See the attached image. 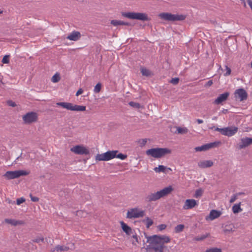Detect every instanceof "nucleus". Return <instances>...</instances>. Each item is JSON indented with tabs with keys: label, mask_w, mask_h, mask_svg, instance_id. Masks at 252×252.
Instances as JSON below:
<instances>
[{
	"label": "nucleus",
	"mask_w": 252,
	"mask_h": 252,
	"mask_svg": "<svg viewBox=\"0 0 252 252\" xmlns=\"http://www.w3.org/2000/svg\"><path fill=\"white\" fill-rule=\"evenodd\" d=\"M173 190L171 186H169L156 192H150L147 194L145 198V201L147 203L156 201L160 198L169 194Z\"/></svg>",
	"instance_id": "nucleus-1"
},
{
	"label": "nucleus",
	"mask_w": 252,
	"mask_h": 252,
	"mask_svg": "<svg viewBox=\"0 0 252 252\" xmlns=\"http://www.w3.org/2000/svg\"><path fill=\"white\" fill-rule=\"evenodd\" d=\"M171 153V150L165 148H151L146 151L147 155L156 158H161L165 155L170 154Z\"/></svg>",
	"instance_id": "nucleus-2"
},
{
	"label": "nucleus",
	"mask_w": 252,
	"mask_h": 252,
	"mask_svg": "<svg viewBox=\"0 0 252 252\" xmlns=\"http://www.w3.org/2000/svg\"><path fill=\"white\" fill-rule=\"evenodd\" d=\"M149 245L147 246V249L153 250L155 252H163V250L166 246L163 244L159 242L153 236L149 237L148 239Z\"/></svg>",
	"instance_id": "nucleus-3"
},
{
	"label": "nucleus",
	"mask_w": 252,
	"mask_h": 252,
	"mask_svg": "<svg viewBox=\"0 0 252 252\" xmlns=\"http://www.w3.org/2000/svg\"><path fill=\"white\" fill-rule=\"evenodd\" d=\"M121 14L122 16L130 19H136L143 21L150 20L148 15L144 13L128 12H122Z\"/></svg>",
	"instance_id": "nucleus-4"
},
{
	"label": "nucleus",
	"mask_w": 252,
	"mask_h": 252,
	"mask_svg": "<svg viewBox=\"0 0 252 252\" xmlns=\"http://www.w3.org/2000/svg\"><path fill=\"white\" fill-rule=\"evenodd\" d=\"M158 16L161 19L168 21H182L186 18V16L183 15L172 14L167 12L160 13Z\"/></svg>",
	"instance_id": "nucleus-5"
},
{
	"label": "nucleus",
	"mask_w": 252,
	"mask_h": 252,
	"mask_svg": "<svg viewBox=\"0 0 252 252\" xmlns=\"http://www.w3.org/2000/svg\"><path fill=\"white\" fill-rule=\"evenodd\" d=\"M118 153L117 150L108 151L107 152L97 154L95 156V159L98 161H108L116 157V154Z\"/></svg>",
	"instance_id": "nucleus-6"
},
{
	"label": "nucleus",
	"mask_w": 252,
	"mask_h": 252,
	"mask_svg": "<svg viewBox=\"0 0 252 252\" xmlns=\"http://www.w3.org/2000/svg\"><path fill=\"white\" fill-rule=\"evenodd\" d=\"M29 173L25 170L8 171L3 175V176L7 180H11L18 178L21 176L28 175Z\"/></svg>",
	"instance_id": "nucleus-7"
},
{
	"label": "nucleus",
	"mask_w": 252,
	"mask_h": 252,
	"mask_svg": "<svg viewBox=\"0 0 252 252\" xmlns=\"http://www.w3.org/2000/svg\"><path fill=\"white\" fill-rule=\"evenodd\" d=\"M145 215V211L137 208H131L126 214V218L128 219L138 218Z\"/></svg>",
	"instance_id": "nucleus-8"
},
{
	"label": "nucleus",
	"mask_w": 252,
	"mask_h": 252,
	"mask_svg": "<svg viewBox=\"0 0 252 252\" xmlns=\"http://www.w3.org/2000/svg\"><path fill=\"white\" fill-rule=\"evenodd\" d=\"M22 119L25 124H30L37 121L38 115L35 112H30L23 115Z\"/></svg>",
	"instance_id": "nucleus-9"
},
{
	"label": "nucleus",
	"mask_w": 252,
	"mask_h": 252,
	"mask_svg": "<svg viewBox=\"0 0 252 252\" xmlns=\"http://www.w3.org/2000/svg\"><path fill=\"white\" fill-rule=\"evenodd\" d=\"M70 151L76 154L88 155L89 150L82 145H76L71 148Z\"/></svg>",
	"instance_id": "nucleus-10"
},
{
	"label": "nucleus",
	"mask_w": 252,
	"mask_h": 252,
	"mask_svg": "<svg viewBox=\"0 0 252 252\" xmlns=\"http://www.w3.org/2000/svg\"><path fill=\"white\" fill-rule=\"evenodd\" d=\"M220 144L219 142H215L210 143H207L201 146L196 147L195 150L196 152L205 151L211 148L216 147Z\"/></svg>",
	"instance_id": "nucleus-11"
},
{
	"label": "nucleus",
	"mask_w": 252,
	"mask_h": 252,
	"mask_svg": "<svg viewBox=\"0 0 252 252\" xmlns=\"http://www.w3.org/2000/svg\"><path fill=\"white\" fill-rule=\"evenodd\" d=\"M252 144V138L245 137L242 138L239 142V148L240 149H244L246 147Z\"/></svg>",
	"instance_id": "nucleus-12"
},
{
	"label": "nucleus",
	"mask_w": 252,
	"mask_h": 252,
	"mask_svg": "<svg viewBox=\"0 0 252 252\" xmlns=\"http://www.w3.org/2000/svg\"><path fill=\"white\" fill-rule=\"evenodd\" d=\"M238 131V127L235 126L224 127L223 135L232 136Z\"/></svg>",
	"instance_id": "nucleus-13"
},
{
	"label": "nucleus",
	"mask_w": 252,
	"mask_h": 252,
	"mask_svg": "<svg viewBox=\"0 0 252 252\" xmlns=\"http://www.w3.org/2000/svg\"><path fill=\"white\" fill-rule=\"evenodd\" d=\"M196 205H197V202L195 200L193 199H187L183 206V209L185 210L190 209L194 207Z\"/></svg>",
	"instance_id": "nucleus-14"
},
{
	"label": "nucleus",
	"mask_w": 252,
	"mask_h": 252,
	"mask_svg": "<svg viewBox=\"0 0 252 252\" xmlns=\"http://www.w3.org/2000/svg\"><path fill=\"white\" fill-rule=\"evenodd\" d=\"M229 95V93L228 92H225L223 94H220L217 98H216L214 103L216 104H220L222 103L223 102L227 100L228 97Z\"/></svg>",
	"instance_id": "nucleus-15"
},
{
	"label": "nucleus",
	"mask_w": 252,
	"mask_h": 252,
	"mask_svg": "<svg viewBox=\"0 0 252 252\" xmlns=\"http://www.w3.org/2000/svg\"><path fill=\"white\" fill-rule=\"evenodd\" d=\"M235 94H237L241 101L246 100L248 97L247 92L244 89H239L235 91Z\"/></svg>",
	"instance_id": "nucleus-16"
},
{
	"label": "nucleus",
	"mask_w": 252,
	"mask_h": 252,
	"mask_svg": "<svg viewBox=\"0 0 252 252\" xmlns=\"http://www.w3.org/2000/svg\"><path fill=\"white\" fill-rule=\"evenodd\" d=\"M81 35L79 32L73 31L66 37L67 39L72 41H77L81 38Z\"/></svg>",
	"instance_id": "nucleus-17"
},
{
	"label": "nucleus",
	"mask_w": 252,
	"mask_h": 252,
	"mask_svg": "<svg viewBox=\"0 0 252 252\" xmlns=\"http://www.w3.org/2000/svg\"><path fill=\"white\" fill-rule=\"evenodd\" d=\"M213 165V162L210 160L200 161L198 162V166L201 168H208Z\"/></svg>",
	"instance_id": "nucleus-18"
},
{
	"label": "nucleus",
	"mask_w": 252,
	"mask_h": 252,
	"mask_svg": "<svg viewBox=\"0 0 252 252\" xmlns=\"http://www.w3.org/2000/svg\"><path fill=\"white\" fill-rule=\"evenodd\" d=\"M154 238H155L157 240H158L159 242L163 244L164 245L165 243H168L170 242V238L167 236L165 235H161L158 236L157 235H155L153 236Z\"/></svg>",
	"instance_id": "nucleus-19"
},
{
	"label": "nucleus",
	"mask_w": 252,
	"mask_h": 252,
	"mask_svg": "<svg viewBox=\"0 0 252 252\" xmlns=\"http://www.w3.org/2000/svg\"><path fill=\"white\" fill-rule=\"evenodd\" d=\"M221 214V213L220 211L216 210H212L210 212L209 216H207L206 219L207 220L208 218H209L211 220H213L219 218Z\"/></svg>",
	"instance_id": "nucleus-20"
},
{
	"label": "nucleus",
	"mask_w": 252,
	"mask_h": 252,
	"mask_svg": "<svg viewBox=\"0 0 252 252\" xmlns=\"http://www.w3.org/2000/svg\"><path fill=\"white\" fill-rule=\"evenodd\" d=\"M4 222L6 223L10 224L13 226H16L18 225H22L24 223L23 220H17L14 219H5Z\"/></svg>",
	"instance_id": "nucleus-21"
},
{
	"label": "nucleus",
	"mask_w": 252,
	"mask_h": 252,
	"mask_svg": "<svg viewBox=\"0 0 252 252\" xmlns=\"http://www.w3.org/2000/svg\"><path fill=\"white\" fill-rule=\"evenodd\" d=\"M120 224L121 225L122 228L123 230L127 235H130L132 234V229L129 226H128L126 223H125L124 221H120Z\"/></svg>",
	"instance_id": "nucleus-22"
},
{
	"label": "nucleus",
	"mask_w": 252,
	"mask_h": 252,
	"mask_svg": "<svg viewBox=\"0 0 252 252\" xmlns=\"http://www.w3.org/2000/svg\"><path fill=\"white\" fill-rule=\"evenodd\" d=\"M56 105L58 106H60L63 108H65L67 110L72 111L73 104L69 102H57Z\"/></svg>",
	"instance_id": "nucleus-23"
},
{
	"label": "nucleus",
	"mask_w": 252,
	"mask_h": 252,
	"mask_svg": "<svg viewBox=\"0 0 252 252\" xmlns=\"http://www.w3.org/2000/svg\"><path fill=\"white\" fill-rule=\"evenodd\" d=\"M167 169L169 170H171L170 168H167L166 166L160 165L158 167H155L154 170L157 173H166V170Z\"/></svg>",
	"instance_id": "nucleus-24"
},
{
	"label": "nucleus",
	"mask_w": 252,
	"mask_h": 252,
	"mask_svg": "<svg viewBox=\"0 0 252 252\" xmlns=\"http://www.w3.org/2000/svg\"><path fill=\"white\" fill-rule=\"evenodd\" d=\"M242 211L241 208V202L238 204H235L232 207V211L234 214L238 213Z\"/></svg>",
	"instance_id": "nucleus-25"
},
{
	"label": "nucleus",
	"mask_w": 252,
	"mask_h": 252,
	"mask_svg": "<svg viewBox=\"0 0 252 252\" xmlns=\"http://www.w3.org/2000/svg\"><path fill=\"white\" fill-rule=\"evenodd\" d=\"M141 72L142 75L146 77L151 76L153 74L152 72L150 70L146 68H141Z\"/></svg>",
	"instance_id": "nucleus-26"
},
{
	"label": "nucleus",
	"mask_w": 252,
	"mask_h": 252,
	"mask_svg": "<svg viewBox=\"0 0 252 252\" xmlns=\"http://www.w3.org/2000/svg\"><path fill=\"white\" fill-rule=\"evenodd\" d=\"M86 106L82 105H73L72 111H84L86 110Z\"/></svg>",
	"instance_id": "nucleus-27"
},
{
	"label": "nucleus",
	"mask_w": 252,
	"mask_h": 252,
	"mask_svg": "<svg viewBox=\"0 0 252 252\" xmlns=\"http://www.w3.org/2000/svg\"><path fill=\"white\" fill-rule=\"evenodd\" d=\"M55 250H56L57 252H64L67 251L69 250V248L64 246L57 245L55 247Z\"/></svg>",
	"instance_id": "nucleus-28"
},
{
	"label": "nucleus",
	"mask_w": 252,
	"mask_h": 252,
	"mask_svg": "<svg viewBox=\"0 0 252 252\" xmlns=\"http://www.w3.org/2000/svg\"><path fill=\"white\" fill-rule=\"evenodd\" d=\"M210 235L209 233H206L205 234L201 235L200 236H197L195 237L193 240L196 241H203L206 238L208 237Z\"/></svg>",
	"instance_id": "nucleus-29"
},
{
	"label": "nucleus",
	"mask_w": 252,
	"mask_h": 252,
	"mask_svg": "<svg viewBox=\"0 0 252 252\" xmlns=\"http://www.w3.org/2000/svg\"><path fill=\"white\" fill-rule=\"evenodd\" d=\"M185 228L184 224L177 225L174 228V232L176 233L182 232Z\"/></svg>",
	"instance_id": "nucleus-30"
},
{
	"label": "nucleus",
	"mask_w": 252,
	"mask_h": 252,
	"mask_svg": "<svg viewBox=\"0 0 252 252\" xmlns=\"http://www.w3.org/2000/svg\"><path fill=\"white\" fill-rule=\"evenodd\" d=\"M204 190L202 189H199L196 190L194 197L196 198L200 197L203 193Z\"/></svg>",
	"instance_id": "nucleus-31"
},
{
	"label": "nucleus",
	"mask_w": 252,
	"mask_h": 252,
	"mask_svg": "<svg viewBox=\"0 0 252 252\" xmlns=\"http://www.w3.org/2000/svg\"><path fill=\"white\" fill-rule=\"evenodd\" d=\"M177 131L179 134H186L188 132V129L187 127H177Z\"/></svg>",
	"instance_id": "nucleus-32"
},
{
	"label": "nucleus",
	"mask_w": 252,
	"mask_h": 252,
	"mask_svg": "<svg viewBox=\"0 0 252 252\" xmlns=\"http://www.w3.org/2000/svg\"><path fill=\"white\" fill-rule=\"evenodd\" d=\"M61 79V77H60V74L58 73H56L55 74H54L52 79H51V81L53 82V83H57Z\"/></svg>",
	"instance_id": "nucleus-33"
},
{
	"label": "nucleus",
	"mask_w": 252,
	"mask_h": 252,
	"mask_svg": "<svg viewBox=\"0 0 252 252\" xmlns=\"http://www.w3.org/2000/svg\"><path fill=\"white\" fill-rule=\"evenodd\" d=\"M146 222V225L147 228H149L153 224V221L149 217H147L146 220H144Z\"/></svg>",
	"instance_id": "nucleus-34"
},
{
	"label": "nucleus",
	"mask_w": 252,
	"mask_h": 252,
	"mask_svg": "<svg viewBox=\"0 0 252 252\" xmlns=\"http://www.w3.org/2000/svg\"><path fill=\"white\" fill-rule=\"evenodd\" d=\"M128 104L132 107L134 108L139 109L141 107V105L139 103H137L133 101H130L128 103Z\"/></svg>",
	"instance_id": "nucleus-35"
},
{
	"label": "nucleus",
	"mask_w": 252,
	"mask_h": 252,
	"mask_svg": "<svg viewBox=\"0 0 252 252\" xmlns=\"http://www.w3.org/2000/svg\"><path fill=\"white\" fill-rule=\"evenodd\" d=\"M32 242L39 243V242H43L44 241V238L42 236H37L35 239H32Z\"/></svg>",
	"instance_id": "nucleus-36"
},
{
	"label": "nucleus",
	"mask_w": 252,
	"mask_h": 252,
	"mask_svg": "<svg viewBox=\"0 0 252 252\" xmlns=\"http://www.w3.org/2000/svg\"><path fill=\"white\" fill-rule=\"evenodd\" d=\"M111 24L114 26L122 25V21L113 20L111 21Z\"/></svg>",
	"instance_id": "nucleus-37"
},
{
	"label": "nucleus",
	"mask_w": 252,
	"mask_h": 252,
	"mask_svg": "<svg viewBox=\"0 0 252 252\" xmlns=\"http://www.w3.org/2000/svg\"><path fill=\"white\" fill-rule=\"evenodd\" d=\"M101 88V84L100 83H98L94 87V92L95 93H98L100 91Z\"/></svg>",
	"instance_id": "nucleus-38"
},
{
	"label": "nucleus",
	"mask_w": 252,
	"mask_h": 252,
	"mask_svg": "<svg viewBox=\"0 0 252 252\" xmlns=\"http://www.w3.org/2000/svg\"><path fill=\"white\" fill-rule=\"evenodd\" d=\"M116 157L122 160H124L127 158V155L126 154H123L122 153H119L118 154H116Z\"/></svg>",
	"instance_id": "nucleus-39"
},
{
	"label": "nucleus",
	"mask_w": 252,
	"mask_h": 252,
	"mask_svg": "<svg viewBox=\"0 0 252 252\" xmlns=\"http://www.w3.org/2000/svg\"><path fill=\"white\" fill-rule=\"evenodd\" d=\"M205 252H222L220 249H218L217 248H213L211 249H207L205 251Z\"/></svg>",
	"instance_id": "nucleus-40"
},
{
	"label": "nucleus",
	"mask_w": 252,
	"mask_h": 252,
	"mask_svg": "<svg viewBox=\"0 0 252 252\" xmlns=\"http://www.w3.org/2000/svg\"><path fill=\"white\" fill-rule=\"evenodd\" d=\"M9 55L4 56L2 60V63H9Z\"/></svg>",
	"instance_id": "nucleus-41"
},
{
	"label": "nucleus",
	"mask_w": 252,
	"mask_h": 252,
	"mask_svg": "<svg viewBox=\"0 0 252 252\" xmlns=\"http://www.w3.org/2000/svg\"><path fill=\"white\" fill-rule=\"evenodd\" d=\"M179 78L176 77V78H172L169 81V82L173 85H177L179 83Z\"/></svg>",
	"instance_id": "nucleus-42"
},
{
	"label": "nucleus",
	"mask_w": 252,
	"mask_h": 252,
	"mask_svg": "<svg viewBox=\"0 0 252 252\" xmlns=\"http://www.w3.org/2000/svg\"><path fill=\"white\" fill-rule=\"evenodd\" d=\"M6 103L9 106H11V107H15L16 106V103L13 101L12 100H8L6 101Z\"/></svg>",
	"instance_id": "nucleus-43"
},
{
	"label": "nucleus",
	"mask_w": 252,
	"mask_h": 252,
	"mask_svg": "<svg viewBox=\"0 0 252 252\" xmlns=\"http://www.w3.org/2000/svg\"><path fill=\"white\" fill-rule=\"evenodd\" d=\"M25 201V199L24 197H21L17 199L16 203L17 205H20L21 203Z\"/></svg>",
	"instance_id": "nucleus-44"
},
{
	"label": "nucleus",
	"mask_w": 252,
	"mask_h": 252,
	"mask_svg": "<svg viewBox=\"0 0 252 252\" xmlns=\"http://www.w3.org/2000/svg\"><path fill=\"white\" fill-rule=\"evenodd\" d=\"M166 225L164 224H161L158 226V228L159 231L164 230L166 228Z\"/></svg>",
	"instance_id": "nucleus-45"
},
{
	"label": "nucleus",
	"mask_w": 252,
	"mask_h": 252,
	"mask_svg": "<svg viewBox=\"0 0 252 252\" xmlns=\"http://www.w3.org/2000/svg\"><path fill=\"white\" fill-rule=\"evenodd\" d=\"M30 196L31 197V200L33 202H36L39 201V198L35 196H33L32 194H30Z\"/></svg>",
	"instance_id": "nucleus-46"
},
{
	"label": "nucleus",
	"mask_w": 252,
	"mask_h": 252,
	"mask_svg": "<svg viewBox=\"0 0 252 252\" xmlns=\"http://www.w3.org/2000/svg\"><path fill=\"white\" fill-rule=\"evenodd\" d=\"M237 198V195L234 194L231 198L229 202L230 203H233Z\"/></svg>",
	"instance_id": "nucleus-47"
},
{
	"label": "nucleus",
	"mask_w": 252,
	"mask_h": 252,
	"mask_svg": "<svg viewBox=\"0 0 252 252\" xmlns=\"http://www.w3.org/2000/svg\"><path fill=\"white\" fill-rule=\"evenodd\" d=\"M215 130L216 131H219L221 133V134L223 135V133H224V128H219V127H216L215 128Z\"/></svg>",
	"instance_id": "nucleus-48"
},
{
	"label": "nucleus",
	"mask_w": 252,
	"mask_h": 252,
	"mask_svg": "<svg viewBox=\"0 0 252 252\" xmlns=\"http://www.w3.org/2000/svg\"><path fill=\"white\" fill-rule=\"evenodd\" d=\"M45 240L47 243H50L51 245H53L54 243V240L52 239H51L50 237L46 238Z\"/></svg>",
	"instance_id": "nucleus-49"
},
{
	"label": "nucleus",
	"mask_w": 252,
	"mask_h": 252,
	"mask_svg": "<svg viewBox=\"0 0 252 252\" xmlns=\"http://www.w3.org/2000/svg\"><path fill=\"white\" fill-rule=\"evenodd\" d=\"M226 72L224 74L225 76L229 75L231 73V69L227 66H226Z\"/></svg>",
	"instance_id": "nucleus-50"
},
{
	"label": "nucleus",
	"mask_w": 252,
	"mask_h": 252,
	"mask_svg": "<svg viewBox=\"0 0 252 252\" xmlns=\"http://www.w3.org/2000/svg\"><path fill=\"white\" fill-rule=\"evenodd\" d=\"M213 84V81L209 80L204 85L205 87H208L211 86Z\"/></svg>",
	"instance_id": "nucleus-51"
},
{
	"label": "nucleus",
	"mask_w": 252,
	"mask_h": 252,
	"mask_svg": "<svg viewBox=\"0 0 252 252\" xmlns=\"http://www.w3.org/2000/svg\"><path fill=\"white\" fill-rule=\"evenodd\" d=\"M140 141H141L140 145L141 146H143L146 144L147 142V139H142Z\"/></svg>",
	"instance_id": "nucleus-52"
},
{
	"label": "nucleus",
	"mask_w": 252,
	"mask_h": 252,
	"mask_svg": "<svg viewBox=\"0 0 252 252\" xmlns=\"http://www.w3.org/2000/svg\"><path fill=\"white\" fill-rule=\"evenodd\" d=\"M83 90L81 88H80L76 94V96H78L79 95L82 94L83 93Z\"/></svg>",
	"instance_id": "nucleus-53"
},
{
	"label": "nucleus",
	"mask_w": 252,
	"mask_h": 252,
	"mask_svg": "<svg viewBox=\"0 0 252 252\" xmlns=\"http://www.w3.org/2000/svg\"><path fill=\"white\" fill-rule=\"evenodd\" d=\"M233 230H232V229H224L223 230V231H224V233H225V234H227V233H230V232H232Z\"/></svg>",
	"instance_id": "nucleus-54"
},
{
	"label": "nucleus",
	"mask_w": 252,
	"mask_h": 252,
	"mask_svg": "<svg viewBox=\"0 0 252 252\" xmlns=\"http://www.w3.org/2000/svg\"><path fill=\"white\" fill-rule=\"evenodd\" d=\"M83 214H84V212L81 211V210H80V211H77L76 212V215L77 216H83Z\"/></svg>",
	"instance_id": "nucleus-55"
},
{
	"label": "nucleus",
	"mask_w": 252,
	"mask_h": 252,
	"mask_svg": "<svg viewBox=\"0 0 252 252\" xmlns=\"http://www.w3.org/2000/svg\"><path fill=\"white\" fill-rule=\"evenodd\" d=\"M122 25H125V26H132V25L130 23L125 22L123 21H122Z\"/></svg>",
	"instance_id": "nucleus-56"
},
{
	"label": "nucleus",
	"mask_w": 252,
	"mask_h": 252,
	"mask_svg": "<svg viewBox=\"0 0 252 252\" xmlns=\"http://www.w3.org/2000/svg\"><path fill=\"white\" fill-rule=\"evenodd\" d=\"M248 3L252 10V1L251 0H248Z\"/></svg>",
	"instance_id": "nucleus-57"
},
{
	"label": "nucleus",
	"mask_w": 252,
	"mask_h": 252,
	"mask_svg": "<svg viewBox=\"0 0 252 252\" xmlns=\"http://www.w3.org/2000/svg\"><path fill=\"white\" fill-rule=\"evenodd\" d=\"M196 121L197 122L198 124H200L203 123V121L201 119H196Z\"/></svg>",
	"instance_id": "nucleus-58"
},
{
	"label": "nucleus",
	"mask_w": 252,
	"mask_h": 252,
	"mask_svg": "<svg viewBox=\"0 0 252 252\" xmlns=\"http://www.w3.org/2000/svg\"><path fill=\"white\" fill-rule=\"evenodd\" d=\"M6 201H7V202L9 204H15V201H11L10 199H7Z\"/></svg>",
	"instance_id": "nucleus-59"
},
{
	"label": "nucleus",
	"mask_w": 252,
	"mask_h": 252,
	"mask_svg": "<svg viewBox=\"0 0 252 252\" xmlns=\"http://www.w3.org/2000/svg\"><path fill=\"white\" fill-rule=\"evenodd\" d=\"M22 158H23V157H22V154L21 153V155H20L19 157H18L17 158H16V160H15V161H16V160H19V159H21Z\"/></svg>",
	"instance_id": "nucleus-60"
},
{
	"label": "nucleus",
	"mask_w": 252,
	"mask_h": 252,
	"mask_svg": "<svg viewBox=\"0 0 252 252\" xmlns=\"http://www.w3.org/2000/svg\"><path fill=\"white\" fill-rule=\"evenodd\" d=\"M235 194L237 195V196H238L239 195L245 194V193L243 192H239L236 193Z\"/></svg>",
	"instance_id": "nucleus-61"
},
{
	"label": "nucleus",
	"mask_w": 252,
	"mask_h": 252,
	"mask_svg": "<svg viewBox=\"0 0 252 252\" xmlns=\"http://www.w3.org/2000/svg\"><path fill=\"white\" fill-rule=\"evenodd\" d=\"M132 237L137 242H138L137 237L136 235H133Z\"/></svg>",
	"instance_id": "nucleus-62"
},
{
	"label": "nucleus",
	"mask_w": 252,
	"mask_h": 252,
	"mask_svg": "<svg viewBox=\"0 0 252 252\" xmlns=\"http://www.w3.org/2000/svg\"><path fill=\"white\" fill-rule=\"evenodd\" d=\"M50 252H56V250H55V248H53L51 249L50 250Z\"/></svg>",
	"instance_id": "nucleus-63"
},
{
	"label": "nucleus",
	"mask_w": 252,
	"mask_h": 252,
	"mask_svg": "<svg viewBox=\"0 0 252 252\" xmlns=\"http://www.w3.org/2000/svg\"><path fill=\"white\" fill-rule=\"evenodd\" d=\"M222 112L224 114L226 113L227 112V109H223L222 110Z\"/></svg>",
	"instance_id": "nucleus-64"
}]
</instances>
